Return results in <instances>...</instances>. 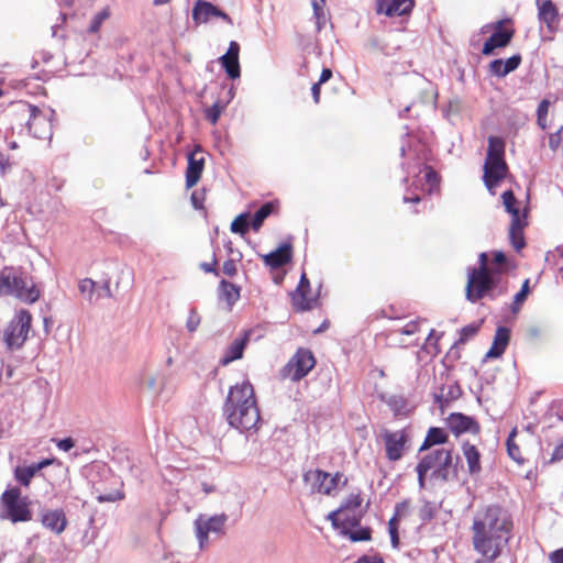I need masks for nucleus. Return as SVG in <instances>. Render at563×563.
Masks as SVG:
<instances>
[{
	"mask_svg": "<svg viewBox=\"0 0 563 563\" xmlns=\"http://www.w3.org/2000/svg\"><path fill=\"white\" fill-rule=\"evenodd\" d=\"M512 527V518L503 507L488 505L477 509L471 527L474 550L488 562L495 561L508 544Z\"/></svg>",
	"mask_w": 563,
	"mask_h": 563,
	"instance_id": "obj_1",
	"label": "nucleus"
},
{
	"mask_svg": "<svg viewBox=\"0 0 563 563\" xmlns=\"http://www.w3.org/2000/svg\"><path fill=\"white\" fill-rule=\"evenodd\" d=\"M223 415L228 423L241 432L257 428L261 416L254 388L250 382H242L229 389L223 406Z\"/></svg>",
	"mask_w": 563,
	"mask_h": 563,
	"instance_id": "obj_2",
	"label": "nucleus"
},
{
	"mask_svg": "<svg viewBox=\"0 0 563 563\" xmlns=\"http://www.w3.org/2000/svg\"><path fill=\"white\" fill-rule=\"evenodd\" d=\"M0 296H12L25 303H34L41 291L21 268L4 267L0 271Z\"/></svg>",
	"mask_w": 563,
	"mask_h": 563,
	"instance_id": "obj_3",
	"label": "nucleus"
},
{
	"mask_svg": "<svg viewBox=\"0 0 563 563\" xmlns=\"http://www.w3.org/2000/svg\"><path fill=\"white\" fill-rule=\"evenodd\" d=\"M31 501L18 486L8 487L0 497V518L12 523L32 520Z\"/></svg>",
	"mask_w": 563,
	"mask_h": 563,
	"instance_id": "obj_4",
	"label": "nucleus"
},
{
	"mask_svg": "<svg viewBox=\"0 0 563 563\" xmlns=\"http://www.w3.org/2000/svg\"><path fill=\"white\" fill-rule=\"evenodd\" d=\"M228 519L229 517L225 514L213 516L201 514L196 518L194 526L200 550H206L212 540L225 534Z\"/></svg>",
	"mask_w": 563,
	"mask_h": 563,
	"instance_id": "obj_5",
	"label": "nucleus"
},
{
	"mask_svg": "<svg viewBox=\"0 0 563 563\" xmlns=\"http://www.w3.org/2000/svg\"><path fill=\"white\" fill-rule=\"evenodd\" d=\"M32 314L26 309L15 312L12 320L3 331V341L9 350H19L29 338Z\"/></svg>",
	"mask_w": 563,
	"mask_h": 563,
	"instance_id": "obj_6",
	"label": "nucleus"
},
{
	"mask_svg": "<svg viewBox=\"0 0 563 563\" xmlns=\"http://www.w3.org/2000/svg\"><path fill=\"white\" fill-rule=\"evenodd\" d=\"M419 463L427 472H432V478L441 482H448L452 471H454L452 450L450 449L441 448L432 450L423 455Z\"/></svg>",
	"mask_w": 563,
	"mask_h": 563,
	"instance_id": "obj_7",
	"label": "nucleus"
},
{
	"mask_svg": "<svg viewBox=\"0 0 563 563\" xmlns=\"http://www.w3.org/2000/svg\"><path fill=\"white\" fill-rule=\"evenodd\" d=\"M496 275V273L467 271L466 299L471 302H477L488 295L493 298L492 292L497 283Z\"/></svg>",
	"mask_w": 563,
	"mask_h": 563,
	"instance_id": "obj_8",
	"label": "nucleus"
},
{
	"mask_svg": "<svg viewBox=\"0 0 563 563\" xmlns=\"http://www.w3.org/2000/svg\"><path fill=\"white\" fill-rule=\"evenodd\" d=\"M313 354L306 349H299L296 354L282 368L280 376L284 379L298 382L302 379L314 367Z\"/></svg>",
	"mask_w": 563,
	"mask_h": 563,
	"instance_id": "obj_9",
	"label": "nucleus"
},
{
	"mask_svg": "<svg viewBox=\"0 0 563 563\" xmlns=\"http://www.w3.org/2000/svg\"><path fill=\"white\" fill-rule=\"evenodd\" d=\"M503 203L506 211L511 214V222L509 228V238L512 246L520 251L525 246L523 239V227L525 220L520 217L519 209L516 207L517 200L511 190H507L503 194Z\"/></svg>",
	"mask_w": 563,
	"mask_h": 563,
	"instance_id": "obj_10",
	"label": "nucleus"
},
{
	"mask_svg": "<svg viewBox=\"0 0 563 563\" xmlns=\"http://www.w3.org/2000/svg\"><path fill=\"white\" fill-rule=\"evenodd\" d=\"M20 114L22 117H27V128L29 131L36 139H47L52 135V124L49 119L43 114L38 108L29 103L20 104Z\"/></svg>",
	"mask_w": 563,
	"mask_h": 563,
	"instance_id": "obj_11",
	"label": "nucleus"
},
{
	"mask_svg": "<svg viewBox=\"0 0 563 563\" xmlns=\"http://www.w3.org/2000/svg\"><path fill=\"white\" fill-rule=\"evenodd\" d=\"M342 477L341 473L331 475L321 470H310L303 474V482L310 486L311 493L331 495L336 489Z\"/></svg>",
	"mask_w": 563,
	"mask_h": 563,
	"instance_id": "obj_12",
	"label": "nucleus"
},
{
	"mask_svg": "<svg viewBox=\"0 0 563 563\" xmlns=\"http://www.w3.org/2000/svg\"><path fill=\"white\" fill-rule=\"evenodd\" d=\"M536 4L538 8V20L541 29L545 26L550 34V40H552L553 35L560 29L561 16L559 9L551 0H537Z\"/></svg>",
	"mask_w": 563,
	"mask_h": 563,
	"instance_id": "obj_13",
	"label": "nucleus"
},
{
	"mask_svg": "<svg viewBox=\"0 0 563 563\" xmlns=\"http://www.w3.org/2000/svg\"><path fill=\"white\" fill-rule=\"evenodd\" d=\"M503 24V20L493 24L494 32L484 43L482 49L483 55H493L496 48L506 47L510 43L515 31L511 29H504Z\"/></svg>",
	"mask_w": 563,
	"mask_h": 563,
	"instance_id": "obj_14",
	"label": "nucleus"
},
{
	"mask_svg": "<svg viewBox=\"0 0 563 563\" xmlns=\"http://www.w3.org/2000/svg\"><path fill=\"white\" fill-rule=\"evenodd\" d=\"M383 439L386 449V456L389 461H398L402 456L405 445L408 441V437L404 430L390 432L385 431Z\"/></svg>",
	"mask_w": 563,
	"mask_h": 563,
	"instance_id": "obj_15",
	"label": "nucleus"
},
{
	"mask_svg": "<svg viewBox=\"0 0 563 563\" xmlns=\"http://www.w3.org/2000/svg\"><path fill=\"white\" fill-rule=\"evenodd\" d=\"M42 526L55 534H60L67 527L66 515L63 509L44 508L38 512Z\"/></svg>",
	"mask_w": 563,
	"mask_h": 563,
	"instance_id": "obj_16",
	"label": "nucleus"
},
{
	"mask_svg": "<svg viewBox=\"0 0 563 563\" xmlns=\"http://www.w3.org/2000/svg\"><path fill=\"white\" fill-rule=\"evenodd\" d=\"M221 18L229 24H232L231 18L212 3L203 0H198L192 9V19L196 23H206L211 18Z\"/></svg>",
	"mask_w": 563,
	"mask_h": 563,
	"instance_id": "obj_17",
	"label": "nucleus"
},
{
	"mask_svg": "<svg viewBox=\"0 0 563 563\" xmlns=\"http://www.w3.org/2000/svg\"><path fill=\"white\" fill-rule=\"evenodd\" d=\"M448 426L455 435L462 433H479L481 427L478 422L466 415L461 412H453L448 417Z\"/></svg>",
	"mask_w": 563,
	"mask_h": 563,
	"instance_id": "obj_18",
	"label": "nucleus"
},
{
	"mask_svg": "<svg viewBox=\"0 0 563 563\" xmlns=\"http://www.w3.org/2000/svg\"><path fill=\"white\" fill-rule=\"evenodd\" d=\"M507 172V165L504 157H495L494 159H486L484 165V183L488 190L493 188L501 180Z\"/></svg>",
	"mask_w": 563,
	"mask_h": 563,
	"instance_id": "obj_19",
	"label": "nucleus"
},
{
	"mask_svg": "<svg viewBox=\"0 0 563 563\" xmlns=\"http://www.w3.org/2000/svg\"><path fill=\"white\" fill-rule=\"evenodd\" d=\"M413 0H377L376 12L387 16L405 15L411 12Z\"/></svg>",
	"mask_w": 563,
	"mask_h": 563,
	"instance_id": "obj_20",
	"label": "nucleus"
},
{
	"mask_svg": "<svg viewBox=\"0 0 563 563\" xmlns=\"http://www.w3.org/2000/svg\"><path fill=\"white\" fill-rule=\"evenodd\" d=\"M510 331L506 327H498L494 335L493 344L486 353V358L500 357L509 344Z\"/></svg>",
	"mask_w": 563,
	"mask_h": 563,
	"instance_id": "obj_21",
	"label": "nucleus"
},
{
	"mask_svg": "<svg viewBox=\"0 0 563 563\" xmlns=\"http://www.w3.org/2000/svg\"><path fill=\"white\" fill-rule=\"evenodd\" d=\"M310 289V282L303 273L300 277L299 285L292 295L295 307L300 311L310 310L313 307V299L307 298L306 294Z\"/></svg>",
	"mask_w": 563,
	"mask_h": 563,
	"instance_id": "obj_22",
	"label": "nucleus"
},
{
	"mask_svg": "<svg viewBox=\"0 0 563 563\" xmlns=\"http://www.w3.org/2000/svg\"><path fill=\"white\" fill-rule=\"evenodd\" d=\"M247 341L249 333H244L243 336L234 339V341L227 347L220 363L225 366L233 361L242 358Z\"/></svg>",
	"mask_w": 563,
	"mask_h": 563,
	"instance_id": "obj_23",
	"label": "nucleus"
},
{
	"mask_svg": "<svg viewBox=\"0 0 563 563\" xmlns=\"http://www.w3.org/2000/svg\"><path fill=\"white\" fill-rule=\"evenodd\" d=\"M263 260L272 268L282 267L291 260V246L283 244L277 250L264 255Z\"/></svg>",
	"mask_w": 563,
	"mask_h": 563,
	"instance_id": "obj_24",
	"label": "nucleus"
},
{
	"mask_svg": "<svg viewBox=\"0 0 563 563\" xmlns=\"http://www.w3.org/2000/svg\"><path fill=\"white\" fill-rule=\"evenodd\" d=\"M205 159L196 158L195 154L188 156V166L186 170V186L194 187L200 179L203 170Z\"/></svg>",
	"mask_w": 563,
	"mask_h": 563,
	"instance_id": "obj_25",
	"label": "nucleus"
},
{
	"mask_svg": "<svg viewBox=\"0 0 563 563\" xmlns=\"http://www.w3.org/2000/svg\"><path fill=\"white\" fill-rule=\"evenodd\" d=\"M463 454L465 456L468 472L471 474H477L481 472V453L477 448L468 442L463 443Z\"/></svg>",
	"mask_w": 563,
	"mask_h": 563,
	"instance_id": "obj_26",
	"label": "nucleus"
},
{
	"mask_svg": "<svg viewBox=\"0 0 563 563\" xmlns=\"http://www.w3.org/2000/svg\"><path fill=\"white\" fill-rule=\"evenodd\" d=\"M448 441V434L444 432L443 429L432 427L428 430L427 437L420 446L419 451H426L429 450L431 446L437 444H443Z\"/></svg>",
	"mask_w": 563,
	"mask_h": 563,
	"instance_id": "obj_27",
	"label": "nucleus"
},
{
	"mask_svg": "<svg viewBox=\"0 0 563 563\" xmlns=\"http://www.w3.org/2000/svg\"><path fill=\"white\" fill-rule=\"evenodd\" d=\"M275 202L268 201L265 202L254 214L251 227L252 229L257 232L261 227L263 225L264 221L274 212L275 210Z\"/></svg>",
	"mask_w": 563,
	"mask_h": 563,
	"instance_id": "obj_28",
	"label": "nucleus"
},
{
	"mask_svg": "<svg viewBox=\"0 0 563 563\" xmlns=\"http://www.w3.org/2000/svg\"><path fill=\"white\" fill-rule=\"evenodd\" d=\"M240 287L227 280L220 283V296L232 307L240 298Z\"/></svg>",
	"mask_w": 563,
	"mask_h": 563,
	"instance_id": "obj_29",
	"label": "nucleus"
},
{
	"mask_svg": "<svg viewBox=\"0 0 563 563\" xmlns=\"http://www.w3.org/2000/svg\"><path fill=\"white\" fill-rule=\"evenodd\" d=\"M221 66L224 68L228 77L236 79L241 76V68L239 59L222 55L219 58Z\"/></svg>",
	"mask_w": 563,
	"mask_h": 563,
	"instance_id": "obj_30",
	"label": "nucleus"
},
{
	"mask_svg": "<svg viewBox=\"0 0 563 563\" xmlns=\"http://www.w3.org/2000/svg\"><path fill=\"white\" fill-rule=\"evenodd\" d=\"M141 383L150 391L158 394L163 388V376L158 373H144Z\"/></svg>",
	"mask_w": 563,
	"mask_h": 563,
	"instance_id": "obj_31",
	"label": "nucleus"
},
{
	"mask_svg": "<svg viewBox=\"0 0 563 563\" xmlns=\"http://www.w3.org/2000/svg\"><path fill=\"white\" fill-rule=\"evenodd\" d=\"M517 435V429L514 428L511 432L508 435V439L506 441L507 452L511 460H514L518 464H523L525 459L521 455V451L517 443L515 442V438Z\"/></svg>",
	"mask_w": 563,
	"mask_h": 563,
	"instance_id": "obj_32",
	"label": "nucleus"
},
{
	"mask_svg": "<svg viewBox=\"0 0 563 563\" xmlns=\"http://www.w3.org/2000/svg\"><path fill=\"white\" fill-rule=\"evenodd\" d=\"M93 494L99 503H114L124 498V494L121 490L114 489L103 493L98 485H93Z\"/></svg>",
	"mask_w": 563,
	"mask_h": 563,
	"instance_id": "obj_33",
	"label": "nucleus"
},
{
	"mask_svg": "<svg viewBox=\"0 0 563 563\" xmlns=\"http://www.w3.org/2000/svg\"><path fill=\"white\" fill-rule=\"evenodd\" d=\"M504 152H505L504 141L498 137L490 136L488 139V150H487L486 159H494L495 157H504Z\"/></svg>",
	"mask_w": 563,
	"mask_h": 563,
	"instance_id": "obj_34",
	"label": "nucleus"
},
{
	"mask_svg": "<svg viewBox=\"0 0 563 563\" xmlns=\"http://www.w3.org/2000/svg\"><path fill=\"white\" fill-rule=\"evenodd\" d=\"M35 474H36V472L32 467V465L25 466V467L18 466L14 470L15 479L23 486H29L31 483V479L34 477Z\"/></svg>",
	"mask_w": 563,
	"mask_h": 563,
	"instance_id": "obj_35",
	"label": "nucleus"
},
{
	"mask_svg": "<svg viewBox=\"0 0 563 563\" xmlns=\"http://www.w3.org/2000/svg\"><path fill=\"white\" fill-rule=\"evenodd\" d=\"M231 231L233 233L245 234L249 229V213L239 214L231 223Z\"/></svg>",
	"mask_w": 563,
	"mask_h": 563,
	"instance_id": "obj_36",
	"label": "nucleus"
},
{
	"mask_svg": "<svg viewBox=\"0 0 563 563\" xmlns=\"http://www.w3.org/2000/svg\"><path fill=\"white\" fill-rule=\"evenodd\" d=\"M79 291L82 296H85L90 302L93 301V296L96 294V283L90 278H85L79 282Z\"/></svg>",
	"mask_w": 563,
	"mask_h": 563,
	"instance_id": "obj_37",
	"label": "nucleus"
},
{
	"mask_svg": "<svg viewBox=\"0 0 563 563\" xmlns=\"http://www.w3.org/2000/svg\"><path fill=\"white\" fill-rule=\"evenodd\" d=\"M109 15H110V12H109V10L107 8L101 10L100 12H98L92 18L88 31L90 33H97L100 30L102 23L109 18Z\"/></svg>",
	"mask_w": 563,
	"mask_h": 563,
	"instance_id": "obj_38",
	"label": "nucleus"
},
{
	"mask_svg": "<svg viewBox=\"0 0 563 563\" xmlns=\"http://www.w3.org/2000/svg\"><path fill=\"white\" fill-rule=\"evenodd\" d=\"M362 504V498L358 494H351L346 500L340 506L343 508V512H350L358 509Z\"/></svg>",
	"mask_w": 563,
	"mask_h": 563,
	"instance_id": "obj_39",
	"label": "nucleus"
},
{
	"mask_svg": "<svg viewBox=\"0 0 563 563\" xmlns=\"http://www.w3.org/2000/svg\"><path fill=\"white\" fill-rule=\"evenodd\" d=\"M200 322L201 318L198 311L195 308H191L186 321V329L188 330V332L192 333L198 329Z\"/></svg>",
	"mask_w": 563,
	"mask_h": 563,
	"instance_id": "obj_40",
	"label": "nucleus"
},
{
	"mask_svg": "<svg viewBox=\"0 0 563 563\" xmlns=\"http://www.w3.org/2000/svg\"><path fill=\"white\" fill-rule=\"evenodd\" d=\"M503 66H504L503 59H494L493 62H490V64L488 66V70L492 75L503 78L508 75V73L505 71L506 70L505 67H503Z\"/></svg>",
	"mask_w": 563,
	"mask_h": 563,
	"instance_id": "obj_41",
	"label": "nucleus"
},
{
	"mask_svg": "<svg viewBox=\"0 0 563 563\" xmlns=\"http://www.w3.org/2000/svg\"><path fill=\"white\" fill-rule=\"evenodd\" d=\"M478 267H468L467 271H475L477 273H496L494 269L488 267V256L485 252L478 256Z\"/></svg>",
	"mask_w": 563,
	"mask_h": 563,
	"instance_id": "obj_42",
	"label": "nucleus"
},
{
	"mask_svg": "<svg viewBox=\"0 0 563 563\" xmlns=\"http://www.w3.org/2000/svg\"><path fill=\"white\" fill-rule=\"evenodd\" d=\"M528 291H529V280L527 279L523 283L520 291L515 295L514 306H512L514 312H517V310H518L517 306L521 305L526 300Z\"/></svg>",
	"mask_w": 563,
	"mask_h": 563,
	"instance_id": "obj_43",
	"label": "nucleus"
},
{
	"mask_svg": "<svg viewBox=\"0 0 563 563\" xmlns=\"http://www.w3.org/2000/svg\"><path fill=\"white\" fill-rule=\"evenodd\" d=\"M349 538L354 541H367L371 539V529L369 528H360L355 531H351L349 533Z\"/></svg>",
	"mask_w": 563,
	"mask_h": 563,
	"instance_id": "obj_44",
	"label": "nucleus"
},
{
	"mask_svg": "<svg viewBox=\"0 0 563 563\" xmlns=\"http://www.w3.org/2000/svg\"><path fill=\"white\" fill-rule=\"evenodd\" d=\"M478 329H479V325H477V324H468V325L462 328L459 342L460 343L467 342L471 338H473L477 333Z\"/></svg>",
	"mask_w": 563,
	"mask_h": 563,
	"instance_id": "obj_45",
	"label": "nucleus"
},
{
	"mask_svg": "<svg viewBox=\"0 0 563 563\" xmlns=\"http://www.w3.org/2000/svg\"><path fill=\"white\" fill-rule=\"evenodd\" d=\"M562 133H563V125L555 133H552L550 135L549 146L552 151H558L559 147H562Z\"/></svg>",
	"mask_w": 563,
	"mask_h": 563,
	"instance_id": "obj_46",
	"label": "nucleus"
},
{
	"mask_svg": "<svg viewBox=\"0 0 563 563\" xmlns=\"http://www.w3.org/2000/svg\"><path fill=\"white\" fill-rule=\"evenodd\" d=\"M362 512L358 511V514L353 512L350 515V512H345L342 517V525L341 526H350V527H356L358 526L361 521Z\"/></svg>",
	"mask_w": 563,
	"mask_h": 563,
	"instance_id": "obj_47",
	"label": "nucleus"
},
{
	"mask_svg": "<svg viewBox=\"0 0 563 563\" xmlns=\"http://www.w3.org/2000/svg\"><path fill=\"white\" fill-rule=\"evenodd\" d=\"M521 63V56L520 55H514L509 58H507L506 60H504V66L505 67V71H507L508 74L516 70L519 65Z\"/></svg>",
	"mask_w": 563,
	"mask_h": 563,
	"instance_id": "obj_48",
	"label": "nucleus"
},
{
	"mask_svg": "<svg viewBox=\"0 0 563 563\" xmlns=\"http://www.w3.org/2000/svg\"><path fill=\"white\" fill-rule=\"evenodd\" d=\"M221 114V108L218 103H214L210 109L207 110L206 118L209 120L212 124H216L220 118Z\"/></svg>",
	"mask_w": 563,
	"mask_h": 563,
	"instance_id": "obj_49",
	"label": "nucleus"
},
{
	"mask_svg": "<svg viewBox=\"0 0 563 563\" xmlns=\"http://www.w3.org/2000/svg\"><path fill=\"white\" fill-rule=\"evenodd\" d=\"M419 330V322L418 321H410L405 327L395 330V332L406 335H412Z\"/></svg>",
	"mask_w": 563,
	"mask_h": 563,
	"instance_id": "obj_50",
	"label": "nucleus"
},
{
	"mask_svg": "<svg viewBox=\"0 0 563 563\" xmlns=\"http://www.w3.org/2000/svg\"><path fill=\"white\" fill-rule=\"evenodd\" d=\"M343 508H339L327 516V519L332 522L334 527H340L342 525L343 517Z\"/></svg>",
	"mask_w": 563,
	"mask_h": 563,
	"instance_id": "obj_51",
	"label": "nucleus"
},
{
	"mask_svg": "<svg viewBox=\"0 0 563 563\" xmlns=\"http://www.w3.org/2000/svg\"><path fill=\"white\" fill-rule=\"evenodd\" d=\"M416 472L418 474L419 487H420V489H423L426 487V479H424V477H426V474L428 472H427V470L420 463L417 464Z\"/></svg>",
	"mask_w": 563,
	"mask_h": 563,
	"instance_id": "obj_52",
	"label": "nucleus"
},
{
	"mask_svg": "<svg viewBox=\"0 0 563 563\" xmlns=\"http://www.w3.org/2000/svg\"><path fill=\"white\" fill-rule=\"evenodd\" d=\"M222 271L228 276H233L236 273V265L233 260H228L223 263Z\"/></svg>",
	"mask_w": 563,
	"mask_h": 563,
	"instance_id": "obj_53",
	"label": "nucleus"
},
{
	"mask_svg": "<svg viewBox=\"0 0 563 563\" xmlns=\"http://www.w3.org/2000/svg\"><path fill=\"white\" fill-rule=\"evenodd\" d=\"M239 53H240V45H239V43L235 42V41H232V42H230L229 48H228V51H227V53L224 55L239 59Z\"/></svg>",
	"mask_w": 563,
	"mask_h": 563,
	"instance_id": "obj_54",
	"label": "nucleus"
},
{
	"mask_svg": "<svg viewBox=\"0 0 563 563\" xmlns=\"http://www.w3.org/2000/svg\"><path fill=\"white\" fill-rule=\"evenodd\" d=\"M424 177L430 185L429 191H431L432 188L437 185V174L432 168L427 167Z\"/></svg>",
	"mask_w": 563,
	"mask_h": 563,
	"instance_id": "obj_55",
	"label": "nucleus"
},
{
	"mask_svg": "<svg viewBox=\"0 0 563 563\" xmlns=\"http://www.w3.org/2000/svg\"><path fill=\"white\" fill-rule=\"evenodd\" d=\"M75 445L74 441L71 438H65V439H62L57 442V448L62 451H69L70 449H73Z\"/></svg>",
	"mask_w": 563,
	"mask_h": 563,
	"instance_id": "obj_56",
	"label": "nucleus"
},
{
	"mask_svg": "<svg viewBox=\"0 0 563 563\" xmlns=\"http://www.w3.org/2000/svg\"><path fill=\"white\" fill-rule=\"evenodd\" d=\"M549 107H550V101L547 100V99H543L539 106H538V109H537V117H548V112H549Z\"/></svg>",
	"mask_w": 563,
	"mask_h": 563,
	"instance_id": "obj_57",
	"label": "nucleus"
},
{
	"mask_svg": "<svg viewBox=\"0 0 563 563\" xmlns=\"http://www.w3.org/2000/svg\"><path fill=\"white\" fill-rule=\"evenodd\" d=\"M97 297H111L110 284L104 282L98 289L96 288Z\"/></svg>",
	"mask_w": 563,
	"mask_h": 563,
	"instance_id": "obj_58",
	"label": "nucleus"
},
{
	"mask_svg": "<svg viewBox=\"0 0 563 563\" xmlns=\"http://www.w3.org/2000/svg\"><path fill=\"white\" fill-rule=\"evenodd\" d=\"M563 460V442L556 445L551 455V462H558Z\"/></svg>",
	"mask_w": 563,
	"mask_h": 563,
	"instance_id": "obj_59",
	"label": "nucleus"
},
{
	"mask_svg": "<svg viewBox=\"0 0 563 563\" xmlns=\"http://www.w3.org/2000/svg\"><path fill=\"white\" fill-rule=\"evenodd\" d=\"M448 396L451 398V399H455V398H459L460 395H461V389L457 385L455 384H452V385H449L448 386Z\"/></svg>",
	"mask_w": 563,
	"mask_h": 563,
	"instance_id": "obj_60",
	"label": "nucleus"
},
{
	"mask_svg": "<svg viewBox=\"0 0 563 563\" xmlns=\"http://www.w3.org/2000/svg\"><path fill=\"white\" fill-rule=\"evenodd\" d=\"M321 85H322V84H320V82H314V84L312 85V87H311L312 98H313V101H314L316 103H319V101H320V91H321L320 86H321Z\"/></svg>",
	"mask_w": 563,
	"mask_h": 563,
	"instance_id": "obj_61",
	"label": "nucleus"
},
{
	"mask_svg": "<svg viewBox=\"0 0 563 563\" xmlns=\"http://www.w3.org/2000/svg\"><path fill=\"white\" fill-rule=\"evenodd\" d=\"M551 563H563V549L555 550L550 555Z\"/></svg>",
	"mask_w": 563,
	"mask_h": 563,
	"instance_id": "obj_62",
	"label": "nucleus"
},
{
	"mask_svg": "<svg viewBox=\"0 0 563 563\" xmlns=\"http://www.w3.org/2000/svg\"><path fill=\"white\" fill-rule=\"evenodd\" d=\"M408 501H402V503H399L396 505L395 507V515L401 517L406 514L407 509H408Z\"/></svg>",
	"mask_w": 563,
	"mask_h": 563,
	"instance_id": "obj_63",
	"label": "nucleus"
},
{
	"mask_svg": "<svg viewBox=\"0 0 563 563\" xmlns=\"http://www.w3.org/2000/svg\"><path fill=\"white\" fill-rule=\"evenodd\" d=\"M355 563H384V561L377 556H362Z\"/></svg>",
	"mask_w": 563,
	"mask_h": 563,
	"instance_id": "obj_64",
	"label": "nucleus"
}]
</instances>
